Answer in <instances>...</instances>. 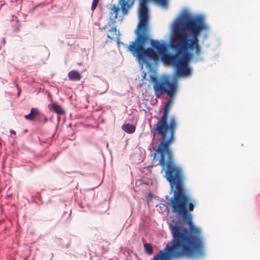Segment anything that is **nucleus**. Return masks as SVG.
Returning a JSON list of instances; mask_svg holds the SVG:
<instances>
[{"mask_svg": "<svg viewBox=\"0 0 260 260\" xmlns=\"http://www.w3.org/2000/svg\"><path fill=\"white\" fill-rule=\"evenodd\" d=\"M171 102L165 105L162 116L154 126V130L159 135L160 143L155 152L151 154L153 159L157 155L159 164L162 168L161 172L165 171L166 179L169 182L172 188L175 189L170 199V205L172 209H194L196 201L189 194L184 185V176L182 168L176 164L173 158L170 145L175 140V132L177 126V118L172 116L169 123L167 120L171 108Z\"/></svg>", "mask_w": 260, "mask_h": 260, "instance_id": "f257e3e1", "label": "nucleus"}, {"mask_svg": "<svg viewBox=\"0 0 260 260\" xmlns=\"http://www.w3.org/2000/svg\"><path fill=\"white\" fill-rule=\"evenodd\" d=\"M183 26L192 34V39L188 40L186 34V48L178 49L174 55L168 53V46L164 42L158 40H151V46L156 50L159 57V60L165 64L176 67L177 74L178 76L188 75L190 70L188 68V62L191 54L187 52L188 49L193 51L199 55L201 52L198 37L202 30L207 29L204 23V18L201 16H188L185 18V22Z\"/></svg>", "mask_w": 260, "mask_h": 260, "instance_id": "f03ea898", "label": "nucleus"}, {"mask_svg": "<svg viewBox=\"0 0 260 260\" xmlns=\"http://www.w3.org/2000/svg\"><path fill=\"white\" fill-rule=\"evenodd\" d=\"M149 0H141L139 9L140 23L138 25L137 36L135 40L127 47V50L135 57L139 62L147 63L149 61L157 63L159 57L154 48L148 47L146 45L151 43V39L149 33L148 9L147 3Z\"/></svg>", "mask_w": 260, "mask_h": 260, "instance_id": "7ed1b4c3", "label": "nucleus"}, {"mask_svg": "<svg viewBox=\"0 0 260 260\" xmlns=\"http://www.w3.org/2000/svg\"><path fill=\"white\" fill-rule=\"evenodd\" d=\"M151 79L154 83L153 88L157 98H159L164 93L170 96L175 93L177 88L176 82H172L166 80H158L153 76L151 77Z\"/></svg>", "mask_w": 260, "mask_h": 260, "instance_id": "20e7f679", "label": "nucleus"}, {"mask_svg": "<svg viewBox=\"0 0 260 260\" xmlns=\"http://www.w3.org/2000/svg\"><path fill=\"white\" fill-rule=\"evenodd\" d=\"M173 31L174 35L170 42L171 48L176 51H177L178 49H186V32L182 28L179 22L177 21L174 23Z\"/></svg>", "mask_w": 260, "mask_h": 260, "instance_id": "39448f33", "label": "nucleus"}, {"mask_svg": "<svg viewBox=\"0 0 260 260\" xmlns=\"http://www.w3.org/2000/svg\"><path fill=\"white\" fill-rule=\"evenodd\" d=\"M120 11V9L118 6L113 5L111 8V11L110 13L109 21L108 24L109 26L111 24L115 25L116 21L115 20L117 18L118 13Z\"/></svg>", "mask_w": 260, "mask_h": 260, "instance_id": "423d86ee", "label": "nucleus"}, {"mask_svg": "<svg viewBox=\"0 0 260 260\" xmlns=\"http://www.w3.org/2000/svg\"><path fill=\"white\" fill-rule=\"evenodd\" d=\"M135 0H120L119 4L123 15L127 14L129 9L134 4Z\"/></svg>", "mask_w": 260, "mask_h": 260, "instance_id": "0eeeda50", "label": "nucleus"}, {"mask_svg": "<svg viewBox=\"0 0 260 260\" xmlns=\"http://www.w3.org/2000/svg\"><path fill=\"white\" fill-rule=\"evenodd\" d=\"M40 113L38 109L31 108L29 114L24 116L25 118L28 120H35L37 119H40Z\"/></svg>", "mask_w": 260, "mask_h": 260, "instance_id": "6e6552de", "label": "nucleus"}, {"mask_svg": "<svg viewBox=\"0 0 260 260\" xmlns=\"http://www.w3.org/2000/svg\"><path fill=\"white\" fill-rule=\"evenodd\" d=\"M119 34V31L117 29L116 27L113 26L108 30L107 37L110 39H118Z\"/></svg>", "mask_w": 260, "mask_h": 260, "instance_id": "1a4fd4ad", "label": "nucleus"}, {"mask_svg": "<svg viewBox=\"0 0 260 260\" xmlns=\"http://www.w3.org/2000/svg\"><path fill=\"white\" fill-rule=\"evenodd\" d=\"M50 110L54 111L55 113L61 115L64 113L63 109L61 108L60 105H57L56 103H53L48 106Z\"/></svg>", "mask_w": 260, "mask_h": 260, "instance_id": "9d476101", "label": "nucleus"}, {"mask_svg": "<svg viewBox=\"0 0 260 260\" xmlns=\"http://www.w3.org/2000/svg\"><path fill=\"white\" fill-rule=\"evenodd\" d=\"M68 77L70 80H79L82 77L79 72L73 70L68 73Z\"/></svg>", "mask_w": 260, "mask_h": 260, "instance_id": "9b49d317", "label": "nucleus"}, {"mask_svg": "<svg viewBox=\"0 0 260 260\" xmlns=\"http://www.w3.org/2000/svg\"><path fill=\"white\" fill-rule=\"evenodd\" d=\"M122 128L128 134H133L136 131V126L129 123L123 124Z\"/></svg>", "mask_w": 260, "mask_h": 260, "instance_id": "f8f14e48", "label": "nucleus"}, {"mask_svg": "<svg viewBox=\"0 0 260 260\" xmlns=\"http://www.w3.org/2000/svg\"><path fill=\"white\" fill-rule=\"evenodd\" d=\"M144 248L145 252L149 255H151L153 253V247L150 244L148 243H145Z\"/></svg>", "mask_w": 260, "mask_h": 260, "instance_id": "ddd939ff", "label": "nucleus"}, {"mask_svg": "<svg viewBox=\"0 0 260 260\" xmlns=\"http://www.w3.org/2000/svg\"><path fill=\"white\" fill-rule=\"evenodd\" d=\"M99 0H93L91 8V9L92 11L94 10L95 9V8H96L97 5L99 3Z\"/></svg>", "mask_w": 260, "mask_h": 260, "instance_id": "4468645a", "label": "nucleus"}, {"mask_svg": "<svg viewBox=\"0 0 260 260\" xmlns=\"http://www.w3.org/2000/svg\"><path fill=\"white\" fill-rule=\"evenodd\" d=\"M156 1L161 6H165L167 4V0H156Z\"/></svg>", "mask_w": 260, "mask_h": 260, "instance_id": "2eb2a0df", "label": "nucleus"}, {"mask_svg": "<svg viewBox=\"0 0 260 260\" xmlns=\"http://www.w3.org/2000/svg\"><path fill=\"white\" fill-rule=\"evenodd\" d=\"M99 27H100V29H101L102 30L105 29L106 28H107V27L106 26H102L101 24L99 25Z\"/></svg>", "mask_w": 260, "mask_h": 260, "instance_id": "dca6fc26", "label": "nucleus"}, {"mask_svg": "<svg viewBox=\"0 0 260 260\" xmlns=\"http://www.w3.org/2000/svg\"><path fill=\"white\" fill-rule=\"evenodd\" d=\"M10 133H11V134H14V135H15V134H16L15 132L14 131H13V130H12V129H11V130H10Z\"/></svg>", "mask_w": 260, "mask_h": 260, "instance_id": "f3484780", "label": "nucleus"}, {"mask_svg": "<svg viewBox=\"0 0 260 260\" xmlns=\"http://www.w3.org/2000/svg\"><path fill=\"white\" fill-rule=\"evenodd\" d=\"M44 120H45V122H46L48 121V118L47 117H44Z\"/></svg>", "mask_w": 260, "mask_h": 260, "instance_id": "a211bd4d", "label": "nucleus"}]
</instances>
